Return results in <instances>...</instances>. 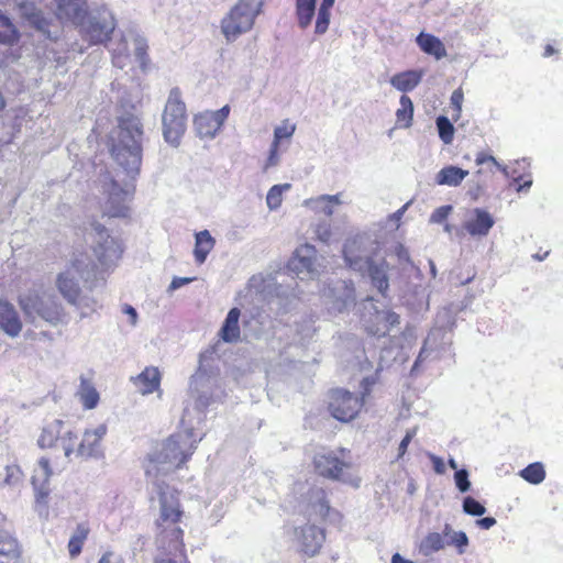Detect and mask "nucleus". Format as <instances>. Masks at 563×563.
<instances>
[{"mask_svg":"<svg viewBox=\"0 0 563 563\" xmlns=\"http://www.w3.org/2000/svg\"><path fill=\"white\" fill-rule=\"evenodd\" d=\"M446 544L454 545L457 549V553L463 554L468 545V538L465 532L456 531L451 534L449 540H446Z\"/></svg>","mask_w":563,"mask_h":563,"instance_id":"nucleus-50","label":"nucleus"},{"mask_svg":"<svg viewBox=\"0 0 563 563\" xmlns=\"http://www.w3.org/2000/svg\"><path fill=\"white\" fill-rule=\"evenodd\" d=\"M316 12V0H296V14L301 29L310 25Z\"/></svg>","mask_w":563,"mask_h":563,"instance_id":"nucleus-35","label":"nucleus"},{"mask_svg":"<svg viewBox=\"0 0 563 563\" xmlns=\"http://www.w3.org/2000/svg\"><path fill=\"white\" fill-rule=\"evenodd\" d=\"M324 539L323 529L316 525L295 526L292 529L294 544L308 556H314L319 553Z\"/></svg>","mask_w":563,"mask_h":563,"instance_id":"nucleus-18","label":"nucleus"},{"mask_svg":"<svg viewBox=\"0 0 563 563\" xmlns=\"http://www.w3.org/2000/svg\"><path fill=\"white\" fill-rule=\"evenodd\" d=\"M52 462L53 457L42 456L33 470L32 485L35 493V508L40 515L47 514L48 497L51 494V477L53 475Z\"/></svg>","mask_w":563,"mask_h":563,"instance_id":"nucleus-15","label":"nucleus"},{"mask_svg":"<svg viewBox=\"0 0 563 563\" xmlns=\"http://www.w3.org/2000/svg\"><path fill=\"white\" fill-rule=\"evenodd\" d=\"M288 268L300 279L314 278L318 275L317 251L314 246L303 244L296 249Z\"/></svg>","mask_w":563,"mask_h":563,"instance_id":"nucleus-19","label":"nucleus"},{"mask_svg":"<svg viewBox=\"0 0 563 563\" xmlns=\"http://www.w3.org/2000/svg\"><path fill=\"white\" fill-rule=\"evenodd\" d=\"M323 297L328 299L330 309L342 312L355 301L354 288L345 282H338L333 288L324 291Z\"/></svg>","mask_w":563,"mask_h":563,"instance_id":"nucleus-23","label":"nucleus"},{"mask_svg":"<svg viewBox=\"0 0 563 563\" xmlns=\"http://www.w3.org/2000/svg\"><path fill=\"white\" fill-rule=\"evenodd\" d=\"M57 4L56 16L58 20L71 22L80 26L92 5L88 0H53Z\"/></svg>","mask_w":563,"mask_h":563,"instance_id":"nucleus-22","label":"nucleus"},{"mask_svg":"<svg viewBox=\"0 0 563 563\" xmlns=\"http://www.w3.org/2000/svg\"><path fill=\"white\" fill-rule=\"evenodd\" d=\"M91 235L93 241V254L102 267L114 265L122 254V247L118 240L111 236L107 229L100 223L91 224Z\"/></svg>","mask_w":563,"mask_h":563,"instance_id":"nucleus-13","label":"nucleus"},{"mask_svg":"<svg viewBox=\"0 0 563 563\" xmlns=\"http://www.w3.org/2000/svg\"><path fill=\"white\" fill-rule=\"evenodd\" d=\"M375 249V243L369 238L366 235H355L347 239L344 243V261L351 269L361 275H365L369 262L374 260L373 254Z\"/></svg>","mask_w":563,"mask_h":563,"instance_id":"nucleus-11","label":"nucleus"},{"mask_svg":"<svg viewBox=\"0 0 563 563\" xmlns=\"http://www.w3.org/2000/svg\"><path fill=\"white\" fill-rule=\"evenodd\" d=\"M295 131V124H290L287 120L284 121L280 125L274 129V140L272 143L279 145V143L284 139H290L294 135Z\"/></svg>","mask_w":563,"mask_h":563,"instance_id":"nucleus-47","label":"nucleus"},{"mask_svg":"<svg viewBox=\"0 0 563 563\" xmlns=\"http://www.w3.org/2000/svg\"><path fill=\"white\" fill-rule=\"evenodd\" d=\"M388 263L385 260H380L378 262L372 261L369 262L368 268H366L365 274H367L371 278L372 285L383 295L386 296L387 290L389 288L388 282Z\"/></svg>","mask_w":563,"mask_h":563,"instance_id":"nucleus-26","label":"nucleus"},{"mask_svg":"<svg viewBox=\"0 0 563 563\" xmlns=\"http://www.w3.org/2000/svg\"><path fill=\"white\" fill-rule=\"evenodd\" d=\"M416 43L423 53L433 56L438 60L446 56V49L442 41L430 33L421 32L416 37Z\"/></svg>","mask_w":563,"mask_h":563,"instance_id":"nucleus-28","label":"nucleus"},{"mask_svg":"<svg viewBox=\"0 0 563 563\" xmlns=\"http://www.w3.org/2000/svg\"><path fill=\"white\" fill-rule=\"evenodd\" d=\"M19 554L16 540L7 531H0V556L15 558Z\"/></svg>","mask_w":563,"mask_h":563,"instance_id":"nucleus-44","label":"nucleus"},{"mask_svg":"<svg viewBox=\"0 0 563 563\" xmlns=\"http://www.w3.org/2000/svg\"><path fill=\"white\" fill-rule=\"evenodd\" d=\"M462 102H463V92L461 89H456L452 92L451 96V103L454 107L456 111V117L460 115L462 111Z\"/></svg>","mask_w":563,"mask_h":563,"instance_id":"nucleus-59","label":"nucleus"},{"mask_svg":"<svg viewBox=\"0 0 563 563\" xmlns=\"http://www.w3.org/2000/svg\"><path fill=\"white\" fill-rule=\"evenodd\" d=\"M186 106L181 100L180 90L173 88L162 114L164 140L172 146H178L180 137L186 131Z\"/></svg>","mask_w":563,"mask_h":563,"instance_id":"nucleus-6","label":"nucleus"},{"mask_svg":"<svg viewBox=\"0 0 563 563\" xmlns=\"http://www.w3.org/2000/svg\"><path fill=\"white\" fill-rule=\"evenodd\" d=\"M417 429L418 428L415 427V428L407 430L406 435L400 441L399 446H398V459H401L405 455V453L407 452L409 443L411 442L413 437L417 434Z\"/></svg>","mask_w":563,"mask_h":563,"instance_id":"nucleus-55","label":"nucleus"},{"mask_svg":"<svg viewBox=\"0 0 563 563\" xmlns=\"http://www.w3.org/2000/svg\"><path fill=\"white\" fill-rule=\"evenodd\" d=\"M196 442L191 430L173 434L148 457L145 474L152 486L151 499L158 501L162 522L173 523L183 516L178 492L167 485L162 477L180 467L189 459L196 449Z\"/></svg>","mask_w":563,"mask_h":563,"instance_id":"nucleus-1","label":"nucleus"},{"mask_svg":"<svg viewBox=\"0 0 563 563\" xmlns=\"http://www.w3.org/2000/svg\"><path fill=\"white\" fill-rule=\"evenodd\" d=\"M435 125L441 141L446 145L451 144L454 137L455 129L450 119L445 115H439L435 119Z\"/></svg>","mask_w":563,"mask_h":563,"instance_id":"nucleus-43","label":"nucleus"},{"mask_svg":"<svg viewBox=\"0 0 563 563\" xmlns=\"http://www.w3.org/2000/svg\"><path fill=\"white\" fill-rule=\"evenodd\" d=\"M454 482L456 485V488L461 493H466L471 488V482L468 479V472L465 468L456 470L454 474Z\"/></svg>","mask_w":563,"mask_h":563,"instance_id":"nucleus-52","label":"nucleus"},{"mask_svg":"<svg viewBox=\"0 0 563 563\" xmlns=\"http://www.w3.org/2000/svg\"><path fill=\"white\" fill-rule=\"evenodd\" d=\"M143 124L132 113L118 119V125L110 132V153L128 177L135 179L142 165Z\"/></svg>","mask_w":563,"mask_h":563,"instance_id":"nucleus-2","label":"nucleus"},{"mask_svg":"<svg viewBox=\"0 0 563 563\" xmlns=\"http://www.w3.org/2000/svg\"><path fill=\"white\" fill-rule=\"evenodd\" d=\"M314 233L321 242H329L331 238V225L330 222L327 220L320 221L314 230Z\"/></svg>","mask_w":563,"mask_h":563,"instance_id":"nucleus-54","label":"nucleus"},{"mask_svg":"<svg viewBox=\"0 0 563 563\" xmlns=\"http://www.w3.org/2000/svg\"><path fill=\"white\" fill-rule=\"evenodd\" d=\"M290 184L274 185L267 192L266 203L269 210H276L283 201V192L290 189Z\"/></svg>","mask_w":563,"mask_h":563,"instance_id":"nucleus-45","label":"nucleus"},{"mask_svg":"<svg viewBox=\"0 0 563 563\" xmlns=\"http://www.w3.org/2000/svg\"><path fill=\"white\" fill-rule=\"evenodd\" d=\"M97 183L102 192L108 196L104 214L111 218H125L129 213L128 199L130 191L121 188L108 170L100 174Z\"/></svg>","mask_w":563,"mask_h":563,"instance_id":"nucleus-12","label":"nucleus"},{"mask_svg":"<svg viewBox=\"0 0 563 563\" xmlns=\"http://www.w3.org/2000/svg\"><path fill=\"white\" fill-rule=\"evenodd\" d=\"M330 8H323L319 7L318 14H317V21H316V29L314 32L317 34H324L329 27L330 24Z\"/></svg>","mask_w":563,"mask_h":563,"instance_id":"nucleus-48","label":"nucleus"},{"mask_svg":"<svg viewBox=\"0 0 563 563\" xmlns=\"http://www.w3.org/2000/svg\"><path fill=\"white\" fill-rule=\"evenodd\" d=\"M88 536V529L84 526H78L74 534L70 537L68 542V551L70 558H76L80 554L82 544Z\"/></svg>","mask_w":563,"mask_h":563,"instance_id":"nucleus-42","label":"nucleus"},{"mask_svg":"<svg viewBox=\"0 0 563 563\" xmlns=\"http://www.w3.org/2000/svg\"><path fill=\"white\" fill-rule=\"evenodd\" d=\"M209 112L213 115L214 119H217L218 123L222 126L230 113V107L228 104H225L217 111H209Z\"/></svg>","mask_w":563,"mask_h":563,"instance_id":"nucleus-61","label":"nucleus"},{"mask_svg":"<svg viewBox=\"0 0 563 563\" xmlns=\"http://www.w3.org/2000/svg\"><path fill=\"white\" fill-rule=\"evenodd\" d=\"M147 42L144 37L134 33L121 36L115 40L109 51L112 56V63L115 67L123 69L132 62V56L140 63L142 69H145L147 63Z\"/></svg>","mask_w":563,"mask_h":563,"instance_id":"nucleus-10","label":"nucleus"},{"mask_svg":"<svg viewBox=\"0 0 563 563\" xmlns=\"http://www.w3.org/2000/svg\"><path fill=\"white\" fill-rule=\"evenodd\" d=\"M19 32L9 16L0 13V43L12 45L18 41Z\"/></svg>","mask_w":563,"mask_h":563,"instance_id":"nucleus-39","label":"nucleus"},{"mask_svg":"<svg viewBox=\"0 0 563 563\" xmlns=\"http://www.w3.org/2000/svg\"><path fill=\"white\" fill-rule=\"evenodd\" d=\"M22 472L16 465H9L5 467L4 483L10 486H15L21 482Z\"/></svg>","mask_w":563,"mask_h":563,"instance_id":"nucleus-53","label":"nucleus"},{"mask_svg":"<svg viewBox=\"0 0 563 563\" xmlns=\"http://www.w3.org/2000/svg\"><path fill=\"white\" fill-rule=\"evenodd\" d=\"M195 278H190V277H175L169 287H168V291H174V290H177L179 289L180 287L191 283Z\"/></svg>","mask_w":563,"mask_h":563,"instance_id":"nucleus-63","label":"nucleus"},{"mask_svg":"<svg viewBox=\"0 0 563 563\" xmlns=\"http://www.w3.org/2000/svg\"><path fill=\"white\" fill-rule=\"evenodd\" d=\"M475 218L465 222L464 228L472 236H486L494 227V219L486 210L474 209Z\"/></svg>","mask_w":563,"mask_h":563,"instance_id":"nucleus-25","label":"nucleus"},{"mask_svg":"<svg viewBox=\"0 0 563 563\" xmlns=\"http://www.w3.org/2000/svg\"><path fill=\"white\" fill-rule=\"evenodd\" d=\"M209 112L213 115L214 119H217L218 123L222 126L230 113V107L228 104H225L217 111H209Z\"/></svg>","mask_w":563,"mask_h":563,"instance_id":"nucleus-60","label":"nucleus"},{"mask_svg":"<svg viewBox=\"0 0 563 563\" xmlns=\"http://www.w3.org/2000/svg\"><path fill=\"white\" fill-rule=\"evenodd\" d=\"M445 544L446 541L441 533L430 532L421 540L419 551L424 556H429L432 553L443 549Z\"/></svg>","mask_w":563,"mask_h":563,"instance_id":"nucleus-36","label":"nucleus"},{"mask_svg":"<svg viewBox=\"0 0 563 563\" xmlns=\"http://www.w3.org/2000/svg\"><path fill=\"white\" fill-rule=\"evenodd\" d=\"M195 239V258L197 263L202 264L213 249L216 241L208 230L196 233Z\"/></svg>","mask_w":563,"mask_h":563,"instance_id":"nucleus-34","label":"nucleus"},{"mask_svg":"<svg viewBox=\"0 0 563 563\" xmlns=\"http://www.w3.org/2000/svg\"><path fill=\"white\" fill-rule=\"evenodd\" d=\"M69 305L75 307L79 311L80 319H84L98 309L99 299L95 296H81L80 294L75 298V302H69Z\"/></svg>","mask_w":563,"mask_h":563,"instance_id":"nucleus-38","label":"nucleus"},{"mask_svg":"<svg viewBox=\"0 0 563 563\" xmlns=\"http://www.w3.org/2000/svg\"><path fill=\"white\" fill-rule=\"evenodd\" d=\"M342 194L336 195H321L316 198H309L303 201V206L314 212H322L330 217L334 212V206L341 205Z\"/></svg>","mask_w":563,"mask_h":563,"instance_id":"nucleus-27","label":"nucleus"},{"mask_svg":"<svg viewBox=\"0 0 563 563\" xmlns=\"http://www.w3.org/2000/svg\"><path fill=\"white\" fill-rule=\"evenodd\" d=\"M195 129L200 137H214L217 132L221 129L217 119L209 112H202L196 115L194 120Z\"/></svg>","mask_w":563,"mask_h":563,"instance_id":"nucleus-31","label":"nucleus"},{"mask_svg":"<svg viewBox=\"0 0 563 563\" xmlns=\"http://www.w3.org/2000/svg\"><path fill=\"white\" fill-rule=\"evenodd\" d=\"M241 311L239 308H232L229 310L225 320L219 331L220 338L227 343L238 342L240 340L241 331L239 325V319Z\"/></svg>","mask_w":563,"mask_h":563,"instance_id":"nucleus-29","label":"nucleus"},{"mask_svg":"<svg viewBox=\"0 0 563 563\" xmlns=\"http://www.w3.org/2000/svg\"><path fill=\"white\" fill-rule=\"evenodd\" d=\"M0 329L11 338H16L22 330L19 312L8 301H0Z\"/></svg>","mask_w":563,"mask_h":563,"instance_id":"nucleus-24","label":"nucleus"},{"mask_svg":"<svg viewBox=\"0 0 563 563\" xmlns=\"http://www.w3.org/2000/svg\"><path fill=\"white\" fill-rule=\"evenodd\" d=\"M64 422L62 420H53L47 423L37 440L42 449L53 450L54 464H58L59 460H69L70 455L75 453V445L77 435L70 431H63Z\"/></svg>","mask_w":563,"mask_h":563,"instance_id":"nucleus-8","label":"nucleus"},{"mask_svg":"<svg viewBox=\"0 0 563 563\" xmlns=\"http://www.w3.org/2000/svg\"><path fill=\"white\" fill-rule=\"evenodd\" d=\"M106 433V424H99L95 429L86 430L76 450V455L85 459L101 457L103 455L101 440L103 439Z\"/></svg>","mask_w":563,"mask_h":563,"instance_id":"nucleus-21","label":"nucleus"},{"mask_svg":"<svg viewBox=\"0 0 563 563\" xmlns=\"http://www.w3.org/2000/svg\"><path fill=\"white\" fill-rule=\"evenodd\" d=\"M262 8L263 1L261 0H239L220 23L225 41L234 42L240 35L249 32L253 27L256 16L262 12Z\"/></svg>","mask_w":563,"mask_h":563,"instance_id":"nucleus-4","label":"nucleus"},{"mask_svg":"<svg viewBox=\"0 0 563 563\" xmlns=\"http://www.w3.org/2000/svg\"><path fill=\"white\" fill-rule=\"evenodd\" d=\"M429 459L432 462L433 470L437 474L442 475L445 473V465L441 457L430 453Z\"/></svg>","mask_w":563,"mask_h":563,"instance_id":"nucleus-62","label":"nucleus"},{"mask_svg":"<svg viewBox=\"0 0 563 563\" xmlns=\"http://www.w3.org/2000/svg\"><path fill=\"white\" fill-rule=\"evenodd\" d=\"M308 520L330 519L331 521L339 517V514L331 509L327 494L321 488H311L307 497Z\"/></svg>","mask_w":563,"mask_h":563,"instance_id":"nucleus-20","label":"nucleus"},{"mask_svg":"<svg viewBox=\"0 0 563 563\" xmlns=\"http://www.w3.org/2000/svg\"><path fill=\"white\" fill-rule=\"evenodd\" d=\"M159 372L155 367H146L140 375L134 378V384L143 394H151L159 386Z\"/></svg>","mask_w":563,"mask_h":563,"instance_id":"nucleus-32","label":"nucleus"},{"mask_svg":"<svg viewBox=\"0 0 563 563\" xmlns=\"http://www.w3.org/2000/svg\"><path fill=\"white\" fill-rule=\"evenodd\" d=\"M19 305L31 323L45 322L58 327L68 322V314L58 298L48 291L30 290L19 296Z\"/></svg>","mask_w":563,"mask_h":563,"instance_id":"nucleus-3","label":"nucleus"},{"mask_svg":"<svg viewBox=\"0 0 563 563\" xmlns=\"http://www.w3.org/2000/svg\"><path fill=\"white\" fill-rule=\"evenodd\" d=\"M19 9L21 15L25 18L30 25L41 32L49 40H56L59 34V25L53 18H47L37 9V4L46 0H11Z\"/></svg>","mask_w":563,"mask_h":563,"instance_id":"nucleus-14","label":"nucleus"},{"mask_svg":"<svg viewBox=\"0 0 563 563\" xmlns=\"http://www.w3.org/2000/svg\"><path fill=\"white\" fill-rule=\"evenodd\" d=\"M399 103L400 108L396 112L397 122H404L402 126L409 128L411 125L413 117V103L411 99L406 95H402L400 97Z\"/></svg>","mask_w":563,"mask_h":563,"instance_id":"nucleus-41","label":"nucleus"},{"mask_svg":"<svg viewBox=\"0 0 563 563\" xmlns=\"http://www.w3.org/2000/svg\"><path fill=\"white\" fill-rule=\"evenodd\" d=\"M486 162H492L494 165H496L506 176H509V170L507 166L501 165L497 162V159L492 155H485V154H478L476 157V164L482 165Z\"/></svg>","mask_w":563,"mask_h":563,"instance_id":"nucleus-58","label":"nucleus"},{"mask_svg":"<svg viewBox=\"0 0 563 563\" xmlns=\"http://www.w3.org/2000/svg\"><path fill=\"white\" fill-rule=\"evenodd\" d=\"M468 175L467 170H464L457 166H445L440 169L435 176V183L442 186H459L464 178Z\"/></svg>","mask_w":563,"mask_h":563,"instance_id":"nucleus-33","label":"nucleus"},{"mask_svg":"<svg viewBox=\"0 0 563 563\" xmlns=\"http://www.w3.org/2000/svg\"><path fill=\"white\" fill-rule=\"evenodd\" d=\"M451 211H452L451 206H443V207L435 209L430 217V222L442 223L448 218V216L450 214Z\"/></svg>","mask_w":563,"mask_h":563,"instance_id":"nucleus-57","label":"nucleus"},{"mask_svg":"<svg viewBox=\"0 0 563 563\" xmlns=\"http://www.w3.org/2000/svg\"><path fill=\"white\" fill-rule=\"evenodd\" d=\"M363 399L345 389H334L330 394L329 410L333 418L347 422L353 420L361 407Z\"/></svg>","mask_w":563,"mask_h":563,"instance_id":"nucleus-16","label":"nucleus"},{"mask_svg":"<svg viewBox=\"0 0 563 563\" xmlns=\"http://www.w3.org/2000/svg\"><path fill=\"white\" fill-rule=\"evenodd\" d=\"M278 146L277 144H271L268 157L264 165V170H267L271 167H275L279 164V154H278Z\"/></svg>","mask_w":563,"mask_h":563,"instance_id":"nucleus-56","label":"nucleus"},{"mask_svg":"<svg viewBox=\"0 0 563 563\" xmlns=\"http://www.w3.org/2000/svg\"><path fill=\"white\" fill-rule=\"evenodd\" d=\"M179 520L173 523L162 522L161 516L156 523L158 534L156 543L161 553L155 559V563H187L184 553L183 530L177 526Z\"/></svg>","mask_w":563,"mask_h":563,"instance_id":"nucleus-9","label":"nucleus"},{"mask_svg":"<svg viewBox=\"0 0 563 563\" xmlns=\"http://www.w3.org/2000/svg\"><path fill=\"white\" fill-rule=\"evenodd\" d=\"M520 476L528 483L538 485L544 481L545 471L542 463L536 462L521 470Z\"/></svg>","mask_w":563,"mask_h":563,"instance_id":"nucleus-40","label":"nucleus"},{"mask_svg":"<svg viewBox=\"0 0 563 563\" xmlns=\"http://www.w3.org/2000/svg\"><path fill=\"white\" fill-rule=\"evenodd\" d=\"M424 71L422 69L406 70L394 75L390 84L399 91L408 92L413 90L421 81Z\"/></svg>","mask_w":563,"mask_h":563,"instance_id":"nucleus-30","label":"nucleus"},{"mask_svg":"<svg viewBox=\"0 0 563 563\" xmlns=\"http://www.w3.org/2000/svg\"><path fill=\"white\" fill-rule=\"evenodd\" d=\"M377 319L379 321H384V324L382 328H377V330L374 332V334L378 336H384L387 334V332L399 324V316L391 311H384L382 313L377 314Z\"/></svg>","mask_w":563,"mask_h":563,"instance_id":"nucleus-46","label":"nucleus"},{"mask_svg":"<svg viewBox=\"0 0 563 563\" xmlns=\"http://www.w3.org/2000/svg\"><path fill=\"white\" fill-rule=\"evenodd\" d=\"M98 563H124V561L120 555H117L112 552H107L101 556Z\"/></svg>","mask_w":563,"mask_h":563,"instance_id":"nucleus-64","label":"nucleus"},{"mask_svg":"<svg viewBox=\"0 0 563 563\" xmlns=\"http://www.w3.org/2000/svg\"><path fill=\"white\" fill-rule=\"evenodd\" d=\"M440 332H441V329H434L429 333V335L427 336V339L424 341V345L421 349V351L412 366V372L416 371L419 363H421L424 360V354L427 353V346L430 345L431 349L433 347V345L435 343V338L438 334H440Z\"/></svg>","mask_w":563,"mask_h":563,"instance_id":"nucleus-51","label":"nucleus"},{"mask_svg":"<svg viewBox=\"0 0 563 563\" xmlns=\"http://www.w3.org/2000/svg\"><path fill=\"white\" fill-rule=\"evenodd\" d=\"M463 511L470 516H483L486 508L475 498L467 496L463 500Z\"/></svg>","mask_w":563,"mask_h":563,"instance_id":"nucleus-49","label":"nucleus"},{"mask_svg":"<svg viewBox=\"0 0 563 563\" xmlns=\"http://www.w3.org/2000/svg\"><path fill=\"white\" fill-rule=\"evenodd\" d=\"M115 25V19L107 5L92 4L88 15L79 26V32L89 44L98 45L110 38Z\"/></svg>","mask_w":563,"mask_h":563,"instance_id":"nucleus-7","label":"nucleus"},{"mask_svg":"<svg viewBox=\"0 0 563 563\" xmlns=\"http://www.w3.org/2000/svg\"><path fill=\"white\" fill-rule=\"evenodd\" d=\"M78 395L85 409H93L97 407L99 393L87 379H81Z\"/></svg>","mask_w":563,"mask_h":563,"instance_id":"nucleus-37","label":"nucleus"},{"mask_svg":"<svg viewBox=\"0 0 563 563\" xmlns=\"http://www.w3.org/2000/svg\"><path fill=\"white\" fill-rule=\"evenodd\" d=\"M93 272L95 265L86 255L80 254L57 274L55 287L67 303L75 302V298L81 294L79 279L88 282Z\"/></svg>","mask_w":563,"mask_h":563,"instance_id":"nucleus-5","label":"nucleus"},{"mask_svg":"<svg viewBox=\"0 0 563 563\" xmlns=\"http://www.w3.org/2000/svg\"><path fill=\"white\" fill-rule=\"evenodd\" d=\"M316 471L323 477L351 483L354 487L360 486V479H351L346 476L345 470L350 468V464L342 461L335 452L327 451L316 454Z\"/></svg>","mask_w":563,"mask_h":563,"instance_id":"nucleus-17","label":"nucleus"}]
</instances>
